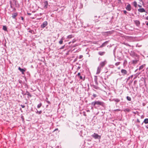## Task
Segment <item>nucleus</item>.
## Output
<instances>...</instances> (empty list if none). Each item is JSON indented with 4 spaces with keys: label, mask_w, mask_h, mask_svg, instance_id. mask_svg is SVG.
I'll list each match as a JSON object with an SVG mask.
<instances>
[{
    "label": "nucleus",
    "mask_w": 148,
    "mask_h": 148,
    "mask_svg": "<svg viewBox=\"0 0 148 148\" xmlns=\"http://www.w3.org/2000/svg\"><path fill=\"white\" fill-rule=\"evenodd\" d=\"M83 57V56L82 55H80L79 56V58H81Z\"/></svg>",
    "instance_id": "36"
},
{
    "label": "nucleus",
    "mask_w": 148,
    "mask_h": 148,
    "mask_svg": "<svg viewBox=\"0 0 148 148\" xmlns=\"http://www.w3.org/2000/svg\"><path fill=\"white\" fill-rule=\"evenodd\" d=\"M42 103H39V104H38V106H37V108H40L41 106H42Z\"/></svg>",
    "instance_id": "23"
},
{
    "label": "nucleus",
    "mask_w": 148,
    "mask_h": 148,
    "mask_svg": "<svg viewBox=\"0 0 148 148\" xmlns=\"http://www.w3.org/2000/svg\"><path fill=\"white\" fill-rule=\"evenodd\" d=\"M27 14L29 15H30L31 14L30 13H27Z\"/></svg>",
    "instance_id": "40"
},
{
    "label": "nucleus",
    "mask_w": 148,
    "mask_h": 148,
    "mask_svg": "<svg viewBox=\"0 0 148 148\" xmlns=\"http://www.w3.org/2000/svg\"><path fill=\"white\" fill-rule=\"evenodd\" d=\"M138 11L140 12H145V10L143 8H139L138 9Z\"/></svg>",
    "instance_id": "8"
},
{
    "label": "nucleus",
    "mask_w": 148,
    "mask_h": 148,
    "mask_svg": "<svg viewBox=\"0 0 148 148\" xmlns=\"http://www.w3.org/2000/svg\"><path fill=\"white\" fill-rule=\"evenodd\" d=\"M119 64H120V62H117V63H116L115 65L116 66H117V65H119Z\"/></svg>",
    "instance_id": "28"
},
{
    "label": "nucleus",
    "mask_w": 148,
    "mask_h": 148,
    "mask_svg": "<svg viewBox=\"0 0 148 148\" xmlns=\"http://www.w3.org/2000/svg\"><path fill=\"white\" fill-rule=\"evenodd\" d=\"M133 4L135 7H136L137 6V3L136 2L134 1L133 3Z\"/></svg>",
    "instance_id": "20"
},
{
    "label": "nucleus",
    "mask_w": 148,
    "mask_h": 148,
    "mask_svg": "<svg viewBox=\"0 0 148 148\" xmlns=\"http://www.w3.org/2000/svg\"><path fill=\"white\" fill-rule=\"evenodd\" d=\"M123 111L125 112H129L130 111V109L127 108H126V109H124V110H123Z\"/></svg>",
    "instance_id": "14"
},
{
    "label": "nucleus",
    "mask_w": 148,
    "mask_h": 148,
    "mask_svg": "<svg viewBox=\"0 0 148 148\" xmlns=\"http://www.w3.org/2000/svg\"><path fill=\"white\" fill-rule=\"evenodd\" d=\"M21 106L23 108H24L25 107V106L24 105H21Z\"/></svg>",
    "instance_id": "31"
},
{
    "label": "nucleus",
    "mask_w": 148,
    "mask_h": 148,
    "mask_svg": "<svg viewBox=\"0 0 148 148\" xmlns=\"http://www.w3.org/2000/svg\"><path fill=\"white\" fill-rule=\"evenodd\" d=\"M114 100L116 102H118L120 101V100L118 99H114Z\"/></svg>",
    "instance_id": "19"
},
{
    "label": "nucleus",
    "mask_w": 148,
    "mask_h": 148,
    "mask_svg": "<svg viewBox=\"0 0 148 148\" xmlns=\"http://www.w3.org/2000/svg\"><path fill=\"white\" fill-rule=\"evenodd\" d=\"M105 53V52H101L99 51L98 52V54L101 56H102L104 55V54Z\"/></svg>",
    "instance_id": "13"
},
{
    "label": "nucleus",
    "mask_w": 148,
    "mask_h": 148,
    "mask_svg": "<svg viewBox=\"0 0 148 148\" xmlns=\"http://www.w3.org/2000/svg\"><path fill=\"white\" fill-rule=\"evenodd\" d=\"M108 41H106L104 42L99 47L100 48H102L103 47L106 46L108 43Z\"/></svg>",
    "instance_id": "9"
},
{
    "label": "nucleus",
    "mask_w": 148,
    "mask_h": 148,
    "mask_svg": "<svg viewBox=\"0 0 148 148\" xmlns=\"http://www.w3.org/2000/svg\"><path fill=\"white\" fill-rule=\"evenodd\" d=\"M73 37H74V36H73V35H69L67 37V38H68L70 39Z\"/></svg>",
    "instance_id": "18"
},
{
    "label": "nucleus",
    "mask_w": 148,
    "mask_h": 148,
    "mask_svg": "<svg viewBox=\"0 0 148 148\" xmlns=\"http://www.w3.org/2000/svg\"><path fill=\"white\" fill-rule=\"evenodd\" d=\"M42 111L41 110H40V111H37L36 112V113L37 114H41L42 113Z\"/></svg>",
    "instance_id": "25"
},
{
    "label": "nucleus",
    "mask_w": 148,
    "mask_h": 148,
    "mask_svg": "<svg viewBox=\"0 0 148 148\" xmlns=\"http://www.w3.org/2000/svg\"><path fill=\"white\" fill-rule=\"evenodd\" d=\"M71 42H69V44H70L71 43Z\"/></svg>",
    "instance_id": "45"
},
{
    "label": "nucleus",
    "mask_w": 148,
    "mask_h": 148,
    "mask_svg": "<svg viewBox=\"0 0 148 148\" xmlns=\"http://www.w3.org/2000/svg\"><path fill=\"white\" fill-rule=\"evenodd\" d=\"M103 33L104 34L107 33V34H111L112 33V32H111V31H109V32H103Z\"/></svg>",
    "instance_id": "21"
},
{
    "label": "nucleus",
    "mask_w": 148,
    "mask_h": 148,
    "mask_svg": "<svg viewBox=\"0 0 148 148\" xmlns=\"http://www.w3.org/2000/svg\"><path fill=\"white\" fill-rule=\"evenodd\" d=\"M76 41V40H75V39H73V41L72 42L73 43H74Z\"/></svg>",
    "instance_id": "30"
},
{
    "label": "nucleus",
    "mask_w": 148,
    "mask_h": 148,
    "mask_svg": "<svg viewBox=\"0 0 148 148\" xmlns=\"http://www.w3.org/2000/svg\"><path fill=\"white\" fill-rule=\"evenodd\" d=\"M146 19L148 20V16L146 17Z\"/></svg>",
    "instance_id": "39"
},
{
    "label": "nucleus",
    "mask_w": 148,
    "mask_h": 148,
    "mask_svg": "<svg viewBox=\"0 0 148 148\" xmlns=\"http://www.w3.org/2000/svg\"><path fill=\"white\" fill-rule=\"evenodd\" d=\"M137 70H138L137 69H136V71H137Z\"/></svg>",
    "instance_id": "46"
},
{
    "label": "nucleus",
    "mask_w": 148,
    "mask_h": 148,
    "mask_svg": "<svg viewBox=\"0 0 148 148\" xmlns=\"http://www.w3.org/2000/svg\"><path fill=\"white\" fill-rule=\"evenodd\" d=\"M92 136L96 139L97 138L100 139L101 138L100 136H99L98 134L95 133L92 135Z\"/></svg>",
    "instance_id": "2"
},
{
    "label": "nucleus",
    "mask_w": 148,
    "mask_h": 148,
    "mask_svg": "<svg viewBox=\"0 0 148 148\" xmlns=\"http://www.w3.org/2000/svg\"><path fill=\"white\" fill-rule=\"evenodd\" d=\"M79 78H80V79H83V77H82V76H79Z\"/></svg>",
    "instance_id": "33"
},
{
    "label": "nucleus",
    "mask_w": 148,
    "mask_h": 148,
    "mask_svg": "<svg viewBox=\"0 0 148 148\" xmlns=\"http://www.w3.org/2000/svg\"><path fill=\"white\" fill-rule=\"evenodd\" d=\"M101 70V68L100 67H99L97 69V73H100Z\"/></svg>",
    "instance_id": "16"
},
{
    "label": "nucleus",
    "mask_w": 148,
    "mask_h": 148,
    "mask_svg": "<svg viewBox=\"0 0 148 148\" xmlns=\"http://www.w3.org/2000/svg\"><path fill=\"white\" fill-rule=\"evenodd\" d=\"M93 96L94 97H95L97 96V95L95 94H93Z\"/></svg>",
    "instance_id": "29"
},
{
    "label": "nucleus",
    "mask_w": 148,
    "mask_h": 148,
    "mask_svg": "<svg viewBox=\"0 0 148 148\" xmlns=\"http://www.w3.org/2000/svg\"><path fill=\"white\" fill-rule=\"evenodd\" d=\"M107 62L106 60H105L104 61L101 62L100 64V66L101 67H103L105 64H106Z\"/></svg>",
    "instance_id": "3"
},
{
    "label": "nucleus",
    "mask_w": 148,
    "mask_h": 148,
    "mask_svg": "<svg viewBox=\"0 0 148 148\" xmlns=\"http://www.w3.org/2000/svg\"><path fill=\"white\" fill-rule=\"evenodd\" d=\"M94 88L95 89H98V87H97L96 86H94Z\"/></svg>",
    "instance_id": "34"
},
{
    "label": "nucleus",
    "mask_w": 148,
    "mask_h": 148,
    "mask_svg": "<svg viewBox=\"0 0 148 148\" xmlns=\"http://www.w3.org/2000/svg\"><path fill=\"white\" fill-rule=\"evenodd\" d=\"M146 25L148 26V22L146 23Z\"/></svg>",
    "instance_id": "42"
},
{
    "label": "nucleus",
    "mask_w": 148,
    "mask_h": 148,
    "mask_svg": "<svg viewBox=\"0 0 148 148\" xmlns=\"http://www.w3.org/2000/svg\"><path fill=\"white\" fill-rule=\"evenodd\" d=\"M55 130H58V129H56Z\"/></svg>",
    "instance_id": "47"
},
{
    "label": "nucleus",
    "mask_w": 148,
    "mask_h": 148,
    "mask_svg": "<svg viewBox=\"0 0 148 148\" xmlns=\"http://www.w3.org/2000/svg\"><path fill=\"white\" fill-rule=\"evenodd\" d=\"M135 23L136 24V25L138 26L140 25V22L138 20L134 21Z\"/></svg>",
    "instance_id": "10"
},
{
    "label": "nucleus",
    "mask_w": 148,
    "mask_h": 148,
    "mask_svg": "<svg viewBox=\"0 0 148 148\" xmlns=\"http://www.w3.org/2000/svg\"><path fill=\"white\" fill-rule=\"evenodd\" d=\"M145 66L146 65L145 64H143L142 65H141L139 67V70H140L143 69Z\"/></svg>",
    "instance_id": "12"
},
{
    "label": "nucleus",
    "mask_w": 148,
    "mask_h": 148,
    "mask_svg": "<svg viewBox=\"0 0 148 148\" xmlns=\"http://www.w3.org/2000/svg\"><path fill=\"white\" fill-rule=\"evenodd\" d=\"M144 123L145 124L148 123V119H145L144 121Z\"/></svg>",
    "instance_id": "17"
},
{
    "label": "nucleus",
    "mask_w": 148,
    "mask_h": 148,
    "mask_svg": "<svg viewBox=\"0 0 148 148\" xmlns=\"http://www.w3.org/2000/svg\"><path fill=\"white\" fill-rule=\"evenodd\" d=\"M18 69L22 72V74H24V72L26 71V69L25 70L23 69H21L20 67H18Z\"/></svg>",
    "instance_id": "7"
},
{
    "label": "nucleus",
    "mask_w": 148,
    "mask_h": 148,
    "mask_svg": "<svg viewBox=\"0 0 148 148\" xmlns=\"http://www.w3.org/2000/svg\"><path fill=\"white\" fill-rule=\"evenodd\" d=\"M137 121L138 122H140V121H139V119H138L137 120Z\"/></svg>",
    "instance_id": "43"
},
{
    "label": "nucleus",
    "mask_w": 148,
    "mask_h": 148,
    "mask_svg": "<svg viewBox=\"0 0 148 148\" xmlns=\"http://www.w3.org/2000/svg\"><path fill=\"white\" fill-rule=\"evenodd\" d=\"M138 6L139 8H141L142 7V6L139 5H138Z\"/></svg>",
    "instance_id": "38"
},
{
    "label": "nucleus",
    "mask_w": 148,
    "mask_h": 148,
    "mask_svg": "<svg viewBox=\"0 0 148 148\" xmlns=\"http://www.w3.org/2000/svg\"><path fill=\"white\" fill-rule=\"evenodd\" d=\"M27 95L29 96L30 97H32V95H31L30 94V93L29 92H27Z\"/></svg>",
    "instance_id": "27"
},
{
    "label": "nucleus",
    "mask_w": 148,
    "mask_h": 148,
    "mask_svg": "<svg viewBox=\"0 0 148 148\" xmlns=\"http://www.w3.org/2000/svg\"><path fill=\"white\" fill-rule=\"evenodd\" d=\"M47 25V21H45L42 24V25H41V27H42V28H44Z\"/></svg>",
    "instance_id": "6"
},
{
    "label": "nucleus",
    "mask_w": 148,
    "mask_h": 148,
    "mask_svg": "<svg viewBox=\"0 0 148 148\" xmlns=\"http://www.w3.org/2000/svg\"><path fill=\"white\" fill-rule=\"evenodd\" d=\"M45 5L44 7V8H47V5H48V2L47 1H45Z\"/></svg>",
    "instance_id": "15"
},
{
    "label": "nucleus",
    "mask_w": 148,
    "mask_h": 148,
    "mask_svg": "<svg viewBox=\"0 0 148 148\" xmlns=\"http://www.w3.org/2000/svg\"><path fill=\"white\" fill-rule=\"evenodd\" d=\"M3 29L5 31H7V28L5 26H3Z\"/></svg>",
    "instance_id": "22"
},
{
    "label": "nucleus",
    "mask_w": 148,
    "mask_h": 148,
    "mask_svg": "<svg viewBox=\"0 0 148 148\" xmlns=\"http://www.w3.org/2000/svg\"><path fill=\"white\" fill-rule=\"evenodd\" d=\"M21 19H22V20H23V17H21Z\"/></svg>",
    "instance_id": "41"
},
{
    "label": "nucleus",
    "mask_w": 148,
    "mask_h": 148,
    "mask_svg": "<svg viewBox=\"0 0 148 148\" xmlns=\"http://www.w3.org/2000/svg\"><path fill=\"white\" fill-rule=\"evenodd\" d=\"M127 99L129 101H130L131 100V97L129 96H127Z\"/></svg>",
    "instance_id": "24"
},
{
    "label": "nucleus",
    "mask_w": 148,
    "mask_h": 148,
    "mask_svg": "<svg viewBox=\"0 0 148 148\" xmlns=\"http://www.w3.org/2000/svg\"><path fill=\"white\" fill-rule=\"evenodd\" d=\"M80 73H78V74H77V75L78 76H80Z\"/></svg>",
    "instance_id": "35"
},
{
    "label": "nucleus",
    "mask_w": 148,
    "mask_h": 148,
    "mask_svg": "<svg viewBox=\"0 0 148 148\" xmlns=\"http://www.w3.org/2000/svg\"><path fill=\"white\" fill-rule=\"evenodd\" d=\"M17 15V13H14L12 14V17L13 18H15Z\"/></svg>",
    "instance_id": "11"
},
{
    "label": "nucleus",
    "mask_w": 148,
    "mask_h": 148,
    "mask_svg": "<svg viewBox=\"0 0 148 148\" xmlns=\"http://www.w3.org/2000/svg\"><path fill=\"white\" fill-rule=\"evenodd\" d=\"M123 12L124 14H126V13H127V12L126 10H124L123 11Z\"/></svg>",
    "instance_id": "32"
},
{
    "label": "nucleus",
    "mask_w": 148,
    "mask_h": 148,
    "mask_svg": "<svg viewBox=\"0 0 148 148\" xmlns=\"http://www.w3.org/2000/svg\"><path fill=\"white\" fill-rule=\"evenodd\" d=\"M116 110L119 111L120 110H119V109H117V110Z\"/></svg>",
    "instance_id": "44"
},
{
    "label": "nucleus",
    "mask_w": 148,
    "mask_h": 148,
    "mask_svg": "<svg viewBox=\"0 0 148 148\" xmlns=\"http://www.w3.org/2000/svg\"><path fill=\"white\" fill-rule=\"evenodd\" d=\"M121 72L123 75H127V71L125 69H122Z\"/></svg>",
    "instance_id": "4"
},
{
    "label": "nucleus",
    "mask_w": 148,
    "mask_h": 148,
    "mask_svg": "<svg viewBox=\"0 0 148 148\" xmlns=\"http://www.w3.org/2000/svg\"><path fill=\"white\" fill-rule=\"evenodd\" d=\"M104 103L99 101H95L92 103L91 104L95 106L96 105H100L102 106H104Z\"/></svg>",
    "instance_id": "1"
},
{
    "label": "nucleus",
    "mask_w": 148,
    "mask_h": 148,
    "mask_svg": "<svg viewBox=\"0 0 148 148\" xmlns=\"http://www.w3.org/2000/svg\"><path fill=\"white\" fill-rule=\"evenodd\" d=\"M126 8L127 10L129 11H130L131 10V7L130 5L129 4H128L127 5Z\"/></svg>",
    "instance_id": "5"
},
{
    "label": "nucleus",
    "mask_w": 148,
    "mask_h": 148,
    "mask_svg": "<svg viewBox=\"0 0 148 148\" xmlns=\"http://www.w3.org/2000/svg\"><path fill=\"white\" fill-rule=\"evenodd\" d=\"M64 45L62 46V47H61L60 49H63L64 48Z\"/></svg>",
    "instance_id": "37"
},
{
    "label": "nucleus",
    "mask_w": 148,
    "mask_h": 148,
    "mask_svg": "<svg viewBox=\"0 0 148 148\" xmlns=\"http://www.w3.org/2000/svg\"><path fill=\"white\" fill-rule=\"evenodd\" d=\"M63 40H62V39H61V40H60L59 41V43L60 44H62L63 43Z\"/></svg>",
    "instance_id": "26"
}]
</instances>
